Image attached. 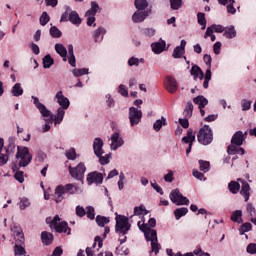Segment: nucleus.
I'll return each mask as SVG.
<instances>
[{
	"label": "nucleus",
	"mask_w": 256,
	"mask_h": 256,
	"mask_svg": "<svg viewBox=\"0 0 256 256\" xmlns=\"http://www.w3.org/2000/svg\"><path fill=\"white\" fill-rule=\"evenodd\" d=\"M149 241L151 242L152 253L158 255L159 251H161V244H159V240L157 239V231H152V236L149 238Z\"/></svg>",
	"instance_id": "15"
},
{
	"label": "nucleus",
	"mask_w": 256,
	"mask_h": 256,
	"mask_svg": "<svg viewBox=\"0 0 256 256\" xmlns=\"http://www.w3.org/2000/svg\"><path fill=\"white\" fill-rule=\"evenodd\" d=\"M199 73H201V67L193 65L191 67L190 74L193 75L194 81H197V79H199Z\"/></svg>",
	"instance_id": "48"
},
{
	"label": "nucleus",
	"mask_w": 256,
	"mask_h": 256,
	"mask_svg": "<svg viewBox=\"0 0 256 256\" xmlns=\"http://www.w3.org/2000/svg\"><path fill=\"white\" fill-rule=\"evenodd\" d=\"M55 51L60 55V57H67V48L63 44H56Z\"/></svg>",
	"instance_id": "42"
},
{
	"label": "nucleus",
	"mask_w": 256,
	"mask_h": 256,
	"mask_svg": "<svg viewBox=\"0 0 256 256\" xmlns=\"http://www.w3.org/2000/svg\"><path fill=\"white\" fill-rule=\"evenodd\" d=\"M246 211L251 219H254L253 217H256V209L253 207V204L248 203L246 206Z\"/></svg>",
	"instance_id": "53"
},
{
	"label": "nucleus",
	"mask_w": 256,
	"mask_h": 256,
	"mask_svg": "<svg viewBox=\"0 0 256 256\" xmlns=\"http://www.w3.org/2000/svg\"><path fill=\"white\" fill-rule=\"evenodd\" d=\"M68 171L73 179L77 181H83V177H85V171H87V167L83 162H80L76 167L68 166Z\"/></svg>",
	"instance_id": "6"
},
{
	"label": "nucleus",
	"mask_w": 256,
	"mask_h": 256,
	"mask_svg": "<svg viewBox=\"0 0 256 256\" xmlns=\"http://www.w3.org/2000/svg\"><path fill=\"white\" fill-rule=\"evenodd\" d=\"M116 225L115 231L116 233H120L121 235H127V233L131 229V224H129V218L127 216L116 214Z\"/></svg>",
	"instance_id": "3"
},
{
	"label": "nucleus",
	"mask_w": 256,
	"mask_h": 256,
	"mask_svg": "<svg viewBox=\"0 0 256 256\" xmlns=\"http://www.w3.org/2000/svg\"><path fill=\"white\" fill-rule=\"evenodd\" d=\"M242 183V188H241V195L244 197L245 202L247 203V201H249V197H251V186L249 185V183L245 180L241 181Z\"/></svg>",
	"instance_id": "19"
},
{
	"label": "nucleus",
	"mask_w": 256,
	"mask_h": 256,
	"mask_svg": "<svg viewBox=\"0 0 256 256\" xmlns=\"http://www.w3.org/2000/svg\"><path fill=\"white\" fill-rule=\"evenodd\" d=\"M106 31L105 28L99 27L97 30H95L93 38L95 43H101L103 41V35H105Z\"/></svg>",
	"instance_id": "27"
},
{
	"label": "nucleus",
	"mask_w": 256,
	"mask_h": 256,
	"mask_svg": "<svg viewBox=\"0 0 256 256\" xmlns=\"http://www.w3.org/2000/svg\"><path fill=\"white\" fill-rule=\"evenodd\" d=\"M55 99L57 100V103L60 105V109H69L71 102L69 101V98L63 95V91H58L55 95Z\"/></svg>",
	"instance_id": "12"
},
{
	"label": "nucleus",
	"mask_w": 256,
	"mask_h": 256,
	"mask_svg": "<svg viewBox=\"0 0 256 256\" xmlns=\"http://www.w3.org/2000/svg\"><path fill=\"white\" fill-rule=\"evenodd\" d=\"M151 11L149 10H137L133 15H132V21L134 23H143L147 17H149V14Z\"/></svg>",
	"instance_id": "13"
},
{
	"label": "nucleus",
	"mask_w": 256,
	"mask_h": 256,
	"mask_svg": "<svg viewBox=\"0 0 256 256\" xmlns=\"http://www.w3.org/2000/svg\"><path fill=\"white\" fill-rule=\"evenodd\" d=\"M247 253L250 255H255L256 253V244L255 243H250L247 248H246Z\"/></svg>",
	"instance_id": "60"
},
{
	"label": "nucleus",
	"mask_w": 256,
	"mask_h": 256,
	"mask_svg": "<svg viewBox=\"0 0 256 256\" xmlns=\"http://www.w3.org/2000/svg\"><path fill=\"white\" fill-rule=\"evenodd\" d=\"M218 3L224 6L229 3L227 6V12L231 13V15H235L237 13V9H235V6H233L235 4V0H218Z\"/></svg>",
	"instance_id": "23"
},
{
	"label": "nucleus",
	"mask_w": 256,
	"mask_h": 256,
	"mask_svg": "<svg viewBox=\"0 0 256 256\" xmlns=\"http://www.w3.org/2000/svg\"><path fill=\"white\" fill-rule=\"evenodd\" d=\"M167 126V119L165 117H161V119L156 120L153 124V129L156 131V133H159L161 131L162 127Z\"/></svg>",
	"instance_id": "26"
},
{
	"label": "nucleus",
	"mask_w": 256,
	"mask_h": 256,
	"mask_svg": "<svg viewBox=\"0 0 256 256\" xmlns=\"http://www.w3.org/2000/svg\"><path fill=\"white\" fill-rule=\"evenodd\" d=\"M55 63V60L51 57L50 54H47L43 58V67L44 69H51V66Z\"/></svg>",
	"instance_id": "39"
},
{
	"label": "nucleus",
	"mask_w": 256,
	"mask_h": 256,
	"mask_svg": "<svg viewBox=\"0 0 256 256\" xmlns=\"http://www.w3.org/2000/svg\"><path fill=\"white\" fill-rule=\"evenodd\" d=\"M243 211L236 210L232 213L230 219L233 221V223H243Z\"/></svg>",
	"instance_id": "29"
},
{
	"label": "nucleus",
	"mask_w": 256,
	"mask_h": 256,
	"mask_svg": "<svg viewBox=\"0 0 256 256\" xmlns=\"http://www.w3.org/2000/svg\"><path fill=\"white\" fill-rule=\"evenodd\" d=\"M183 6V0H170V7L173 11L181 9Z\"/></svg>",
	"instance_id": "47"
},
{
	"label": "nucleus",
	"mask_w": 256,
	"mask_h": 256,
	"mask_svg": "<svg viewBox=\"0 0 256 256\" xmlns=\"http://www.w3.org/2000/svg\"><path fill=\"white\" fill-rule=\"evenodd\" d=\"M50 227H53L56 233H67V235H71V228H69V224H67V222H61L59 215H56L52 219Z\"/></svg>",
	"instance_id": "5"
},
{
	"label": "nucleus",
	"mask_w": 256,
	"mask_h": 256,
	"mask_svg": "<svg viewBox=\"0 0 256 256\" xmlns=\"http://www.w3.org/2000/svg\"><path fill=\"white\" fill-rule=\"evenodd\" d=\"M200 171L203 173H209V169H211V163L205 160H199Z\"/></svg>",
	"instance_id": "43"
},
{
	"label": "nucleus",
	"mask_w": 256,
	"mask_h": 256,
	"mask_svg": "<svg viewBox=\"0 0 256 256\" xmlns=\"http://www.w3.org/2000/svg\"><path fill=\"white\" fill-rule=\"evenodd\" d=\"M41 239L44 245H51L53 243V234L44 231L41 233Z\"/></svg>",
	"instance_id": "28"
},
{
	"label": "nucleus",
	"mask_w": 256,
	"mask_h": 256,
	"mask_svg": "<svg viewBox=\"0 0 256 256\" xmlns=\"http://www.w3.org/2000/svg\"><path fill=\"white\" fill-rule=\"evenodd\" d=\"M134 5L137 11H146L145 9L149 7L147 0H135Z\"/></svg>",
	"instance_id": "35"
},
{
	"label": "nucleus",
	"mask_w": 256,
	"mask_h": 256,
	"mask_svg": "<svg viewBox=\"0 0 256 256\" xmlns=\"http://www.w3.org/2000/svg\"><path fill=\"white\" fill-rule=\"evenodd\" d=\"M93 150L96 157H101V155H103V140L101 138H95Z\"/></svg>",
	"instance_id": "20"
},
{
	"label": "nucleus",
	"mask_w": 256,
	"mask_h": 256,
	"mask_svg": "<svg viewBox=\"0 0 256 256\" xmlns=\"http://www.w3.org/2000/svg\"><path fill=\"white\" fill-rule=\"evenodd\" d=\"M32 99L34 100V105L39 110L42 117H49L50 115L49 109H47V107L39 101V98L32 96Z\"/></svg>",
	"instance_id": "16"
},
{
	"label": "nucleus",
	"mask_w": 256,
	"mask_h": 256,
	"mask_svg": "<svg viewBox=\"0 0 256 256\" xmlns=\"http://www.w3.org/2000/svg\"><path fill=\"white\" fill-rule=\"evenodd\" d=\"M193 103H195V105H198V109H205V107L209 105V100H207L205 96L199 95L193 98Z\"/></svg>",
	"instance_id": "22"
},
{
	"label": "nucleus",
	"mask_w": 256,
	"mask_h": 256,
	"mask_svg": "<svg viewBox=\"0 0 256 256\" xmlns=\"http://www.w3.org/2000/svg\"><path fill=\"white\" fill-rule=\"evenodd\" d=\"M164 87L168 93H176L179 86L177 85V80L171 76H167L164 82Z\"/></svg>",
	"instance_id": "11"
},
{
	"label": "nucleus",
	"mask_w": 256,
	"mask_h": 256,
	"mask_svg": "<svg viewBox=\"0 0 256 256\" xmlns=\"http://www.w3.org/2000/svg\"><path fill=\"white\" fill-rule=\"evenodd\" d=\"M14 179L18 181V183H23L25 181L24 172L23 171H17L14 174Z\"/></svg>",
	"instance_id": "57"
},
{
	"label": "nucleus",
	"mask_w": 256,
	"mask_h": 256,
	"mask_svg": "<svg viewBox=\"0 0 256 256\" xmlns=\"http://www.w3.org/2000/svg\"><path fill=\"white\" fill-rule=\"evenodd\" d=\"M86 17H87V25L88 27H91L95 23V14H87L86 12Z\"/></svg>",
	"instance_id": "61"
},
{
	"label": "nucleus",
	"mask_w": 256,
	"mask_h": 256,
	"mask_svg": "<svg viewBox=\"0 0 256 256\" xmlns=\"http://www.w3.org/2000/svg\"><path fill=\"white\" fill-rule=\"evenodd\" d=\"M189 213V208H185V207H182V208H177L175 211H174V216H175V219L177 221H179V219H181V217H185V215Z\"/></svg>",
	"instance_id": "33"
},
{
	"label": "nucleus",
	"mask_w": 256,
	"mask_h": 256,
	"mask_svg": "<svg viewBox=\"0 0 256 256\" xmlns=\"http://www.w3.org/2000/svg\"><path fill=\"white\" fill-rule=\"evenodd\" d=\"M138 227H139L140 231H142L144 233V237H145L146 241H149V238L153 237V231H156V230L149 228L148 224L141 225V221L138 222Z\"/></svg>",
	"instance_id": "21"
},
{
	"label": "nucleus",
	"mask_w": 256,
	"mask_h": 256,
	"mask_svg": "<svg viewBox=\"0 0 256 256\" xmlns=\"http://www.w3.org/2000/svg\"><path fill=\"white\" fill-rule=\"evenodd\" d=\"M86 215L88 219L93 221V219H95V208L93 206L86 207Z\"/></svg>",
	"instance_id": "54"
},
{
	"label": "nucleus",
	"mask_w": 256,
	"mask_h": 256,
	"mask_svg": "<svg viewBox=\"0 0 256 256\" xmlns=\"http://www.w3.org/2000/svg\"><path fill=\"white\" fill-rule=\"evenodd\" d=\"M25 237L21 236L20 238L16 239V244L14 246V255L15 256H24L27 255V251H25Z\"/></svg>",
	"instance_id": "9"
},
{
	"label": "nucleus",
	"mask_w": 256,
	"mask_h": 256,
	"mask_svg": "<svg viewBox=\"0 0 256 256\" xmlns=\"http://www.w3.org/2000/svg\"><path fill=\"white\" fill-rule=\"evenodd\" d=\"M16 159H20L19 167H27V165H29V163H31V161L33 160V155L29 153L28 147L18 146Z\"/></svg>",
	"instance_id": "4"
},
{
	"label": "nucleus",
	"mask_w": 256,
	"mask_h": 256,
	"mask_svg": "<svg viewBox=\"0 0 256 256\" xmlns=\"http://www.w3.org/2000/svg\"><path fill=\"white\" fill-rule=\"evenodd\" d=\"M197 19H198L199 25H201L202 31H205V29H207V19L205 18V13L199 12L197 14Z\"/></svg>",
	"instance_id": "36"
},
{
	"label": "nucleus",
	"mask_w": 256,
	"mask_h": 256,
	"mask_svg": "<svg viewBox=\"0 0 256 256\" xmlns=\"http://www.w3.org/2000/svg\"><path fill=\"white\" fill-rule=\"evenodd\" d=\"M76 215L77 217H85V215H87V210H85L83 206H77Z\"/></svg>",
	"instance_id": "58"
},
{
	"label": "nucleus",
	"mask_w": 256,
	"mask_h": 256,
	"mask_svg": "<svg viewBox=\"0 0 256 256\" xmlns=\"http://www.w3.org/2000/svg\"><path fill=\"white\" fill-rule=\"evenodd\" d=\"M128 65L129 67H139V58H135V57H131L129 60H128Z\"/></svg>",
	"instance_id": "62"
},
{
	"label": "nucleus",
	"mask_w": 256,
	"mask_h": 256,
	"mask_svg": "<svg viewBox=\"0 0 256 256\" xmlns=\"http://www.w3.org/2000/svg\"><path fill=\"white\" fill-rule=\"evenodd\" d=\"M71 9L68 7L66 11L62 14L60 23H67L69 21V16L71 15Z\"/></svg>",
	"instance_id": "55"
},
{
	"label": "nucleus",
	"mask_w": 256,
	"mask_h": 256,
	"mask_svg": "<svg viewBox=\"0 0 256 256\" xmlns=\"http://www.w3.org/2000/svg\"><path fill=\"white\" fill-rule=\"evenodd\" d=\"M109 221H110L109 218L105 216H101V215L96 216V223L98 227H105V225H107Z\"/></svg>",
	"instance_id": "41"
},
{
	"label": "nucleus",
	"mask_w": 256,
	"mask_h": 256,
	"mask_svg": "<svg viewBox=\"0 0 256 256\" xmlns=\"http://www.w3.org/2000/svg\"><path fill=\"white\" fill-rule=\"evenodd\" d=\"M251 229H253V225H251L249 222H246L240 226L239 233L240 235H245V233L251 231Z\"/></svg>",
	"instance_id": "45"
},
{
	"label": "nucleus",
	"mask_w": 256,
	"mask_h": 256,
	"mask_svg": "<svg viewBox=\"0 0 256 256\" xmlns=\"http://www.w3.org/2000/svg\"><path fill=\"white\" fill-rule=\"evenodd\" d=\"M76 192L77 186H75L74 184H66L65 186L58 185L55 188L54 199L56 203H61V201L65 199L63 195H65L66 193H69L70 195H75Z\"/></svg>",
	"instance_id": "1"
},
{
	"label": "nucleus",
	"mask_w": 256,
	"mask_h": 256,
	"mask_svg": "<svg viewBox=\"0 0 256 256\" xmlns=\"http://www.w3.org/2000/svg\"><path fill=\"white\" fill-rule=\"evenodd\" d=\"M65 155L70 161H75V159H77V152L75 151V148H70L67 150Z\"/></svg>",
	"instance_id": "50"
},
{
	"label": "nucleus",
	"mask_w": 256,
	"mask_h": 256,
	"mask_svg": "<svg viewBox=\"0 0 256 256\" xmlns=\"http://www.w3.org/2000/svg\"><path fill=\"white\" fill-rule=\"evenodd\" d=\"M87 182L88 185H93V183H95L96 185H101V183H103V174L101 172H90L87 175Z\"/></svg>",
	"instance_id": "10"
},
{
	"label": "nucleus",
	"mask_w": 256,
	"mask_h": 256,
	"mask_svg": "<svg viewBox=\"0 0 256 256\" xmlns=\"http://www.w3.org/2000/svg\"><path fill=\"white\" fill-rule=\"evenodd\" d=\"M141 31H142V34H144L145 37L155 36V29H153V28H144Z\"/></svg>",
	"instance_id": "56"
},
{
	"label": "nucleus",
	"mask_w": 256,
	"mask_h": 256,
	"mask_svg": "<svg viewBox=\"0 0 256 256\" xmlns=\"http://www.w3.org/2000/svg\"><path fill=\"white\" fill-rule=\"evenodd\" d=\"M69 21L72 25L79 26L82 23L81 17H79V13L77 11H71L69 15Z\"/></svg>",
	"instance_id": "25"
},
{
	"label": "nucleus",
	"mask_w": 256,
	"mask_h": 256,
	"mask_svg": "<svg viewBox=\"0 0 256 256\" xmlns=\"http://www.w3.org/2000/svg\"><path fill=\"white\" fill-rule=\"evenodd\" d=\"M198 142L201 145H211L213 143V130L209 125H204L197 134Z\"/></svg>",
	"instance_id": "2"
},
{
	"label": "nucleus",
	"mask_w": 256,
	"mask_h": 256,
	"mask_svg": "<svg viewBox=\"0 0 256 256\" xmlns=\"http://www.w3.org/2000/svg\"><path fill=\"white\" fill-rule=\"evenodd\" d=\"M45 117V126L43 128V133H47V131H51V125H53V114L50 112L49 116H43Z\"/></svg>",
	"instance_id": "37"
},
{
	"label": "nucleus",
	"mask_w": 256,
	"mask_h": 256,
	"mask_svg": "<svg viewBox=\"0 0 256 256\" xmlns=\"http://www.w3.org/2000/svg\"><path fill=\"white\" fill-rule=\"evenodd\" d=\"M184 117H186V119H191V117H193V102H187L184 110Z\"/></svg>",
	"instance_id": "40"
},
{
	"label": "nucleus",
	"mask_w": 256,
	"mask_h": 256,
	"mask_svg": "<svg viewBox=\"0 0 256 256\" xmlns=\"http://www.w3.org/2000/svg\"><path fill=\"white\" fill-rule=\"evenodd\" d=\"M143 117V112L141 110L130 107L129 108V121L131 127H135V125H139L141 123V119Z\"/></svg>",
	"instance_id": "8"
},
{
	"label": "nucleus",
	"mask_w": 256,
	"mask_h": 256,
	"mask_svg": "<svg viewBox=\"0 0 256 256\" xmlns=\"http://www.w3.org/2000/svg\"><path fill=\"white\" fill-rule=\"evenodd\" d=\"M165 47H167L165 40L151 44L152 51L155 53V55H160V53H163L165 51Z\"/></svg>",
	"instance_id": "18"
},
{
	"label": "nucleus",
	"mask_w": 256,
	"mask_h": 256,
	"mask_svg": "<svg viewBox=\"0 0 256 256\" xmlns=\"http://www.w3.org/2000/svg\"><path fill=\"white\" fill-rule=\"evenodd\" d=\"M185 53V50L179 46H177L176 48H174L172 57L174 59H181L183 57V54Z\"/></svg>",
	"instance_id": "46"
},
{
	"label": "nucleus",
	"mask_w": 256,
	"mask_h": 256,
	"mask_svg": "<svg viewBox=\"0 0 256 256\" xmlns=\"http://www.w3.org/2000/svg\"><path fill=\"white\" fill-rule=\"evenodd\" d=\"M49 21H51V17H49V14L47 12H43L40 16V25H42V27H45V25H47Z\"/></svg>",
	"instance_id": "51"
},
{
	"label": "nucleus",
	"mask_w": 256,
	"mask_h": 256,
	"mask_svg": "<svg viewBox=\"0 0 256 256\" xmlns=\"http://www.w3.org/2000/svg\"><path fill=\"white\" fill-rule=\"evenodd\" d=\"M170 201L174 203L175 205H189V200L187 197L183 196L181 194V191L179 189H174L171 191L170 195Z\"/></svg>",
	"instance_id": "7"
},
{
	"label": "nucleus",
	"mask_w": 256,
	"mask_h": 256,
	"mask_svg": "<svg viewBox=\"0 0 256 256\" xmlns=\"http://www.w3.org/2000/svg\"><path fill=\"white\" fill-rule=\"evenodd\" d=\"M227 151L229 155H245V149L235 145H229Z\"/></svg>",
	"instance_id": "24"
},
{
	"label": "nucleus",
	"mask_w": 256,
	"mask_h": 256,
	"mask_svg": "<svg viewBox=\"0 0 256 256\" xmlns=\"http://www.w3.org/2000/svg\"><path fill=\"white\" fill-rule=\"evenodd\" d=\"M194 141H195V134L193 132V129L190 128L187 131V135L182 138V142L193 144Z\"/></svg>",
	"instance_id": "30"
},
{
	"label": "nucleus",
	"mask_w": 256,
	"mask_h": 256,
	"mask_svg": "<svg viewBox=\"0 0 256 256\" xmlns=\"http://www.w3.org/2000/svg\"><path fill=\"white\" fill-rule=\"evenodd\" d=\"M12 231L16 234L17 238H15V239H21V237H24L23 230L20 227H14V228H12Z\"/></svg>",
	"instance_id": "63"
},
{
	"label": "nucleus",
	"mask_w": 256,
	"mask_h": 256,
	"mask_svg": "<svg viewBox=\"0 0 256 256\" xmlns=\"http://www.w3.org/2000/svg\"><path fill=\"white\" fill-rule=\"evenodd\" d=\"M74 77H82V75H88L89 69L87 68H80V69H74L72 71Z\"/></svg>",
	"instance_id": "49"
},
{
	"label": "nucleus",
	"mask_w": 256,
	"mask_h": 256,
	"mask_svg": "<svg viewBox=\"0 0 256 256\" xmlns=\"http://www.w3.org/2000/svg\"><path fill=\"white\" fill-rule=\"evenodd\" d=\"M97 11H99V4L93 1L91 2V9H89L86 13L87 15H97Z\"/></svg>",
	"instance_id": "52"
},
{
	"label": "nucleus",
	"mask_w": 256,
	"mask_h": 256,
	"mask_svg": "<svg viewBox=\"0 0 256 256\" xmlns=\"http://www.w3.org/2000/svg\"><path fill=\"white\" fill-rule=\"evenodd\" d=\"M50 35L51 37H53L54 39H59L61 38V36L63 35V33L61 32V30H59V28H57V26H52L50 28Z\"/></svg>",
	"instance_id": "44"
},
{
	"label": "nucleus",
	"mask_w": 256,
	"mask_h": 256,
	"mask_svg": "<svg viewBox=\"0 0 256 256\" xmlns=\"http://www.w3.org/2000/svg\"><path fill=\"white\" fill-rule=\"evenodd\" d=\"M11 93L14 97H21V95H23V88L21 87V83H16L12 87Z\"/></svg>",
	"instance_id": "38"
},
{
	"label": "nucleus",
	"mask_w": 256,
	"mask_h": 256,
	"mask_svg": "<svg viewBox=\"0 0 256 256\" xmlns=\"http://www.w3.org/2000/svg\"><path fill=\"white\" fill-rule=\"evenodd\" d=\"M228 188L230 193H233V195H237L239 193V189H241V184L237 181H231L228 184Z\"/></svg>",
	"instance_id": "32"
},
{
	"label": "nucleus",
	"mask_w": 256,
	"mask_h": 256,
	"mask_svg": "<svg viewBox=\"0 0 256 256\" xmlns=\"http://www.w3.org/2000/svg\"><path fill=\"white\" fill-rule=\"evenodd\" d=\"M249 109H251V101L242 100V111H249Z\"/></svg>",
	"instance_id": "64"
},
{
	"label": "nucleus",
	"mask_w": 256,
	"mask_h": 256,
	"mask_svg": "<svg viewBox=\"0 0 256 256\" xmlns=\"http://www.w3.org/2000/svg\"><path fill=\"white\" fill-rule=\"evenodd\" d=\"M224 37L226 39H233L237 37V31H235V26H231L230 28L224 29Z\"/></svg>",
	"instance_id": "34"
},
{
	"label": "nucleus",
	"mask_w": 256,
	"mask_h": 256,
	"mask_svg": "<svg viewBox=\"0 0 256 256\" xmlns=\"http://www.w3.org/2000/svg\"><path fill=\"white\" fill-rule=\"evenodd\" d=\"M245 141V136L243 135L242 131H237L231 139V144L230 145H234L236 147H241V145H243V142Z\"/></svg>",
	"instance_id": "17"
},
{
	"label": "nucleus",
	"mask_w": 256,
	"mask_h": 256,
	"mask_svg": "<svg viewBox=\"0 0 256 256\" xmlns=\"http://www.w3.org/2000/svg\"><path fill=\"white\" fill-rule=\"evenodd\" d=\"M193 177L198 179L199 181H206L205 174L199 172L198 170H193Z\"/></svg>",
	"instance_id": "59"
},
{
	"label": "nucleus",
	"mask_w": 256,
	"mask_h": 256,
	"mask_svg": "<svg viewBox=\"0 0 256 256\" xmlns=\"http://www.w3.org/2000/svg\"><path fill=\"white\" fill-rule=\"evenodd\" d=\"M65 117V109L58 108L56 116L53 118L55 125H59Z\"/></svg>",
	"instance_id": "31"
},
{
	"label": "nucleus",
	"mask_w": 256,
	"mask_h": 256,
	"mask_svg": "<svg viewBox=\"0 0 256 256\" xmlns=\"http://www.w3.org/2000/svg\"><path fill=\"white\" fill-rule=\"evenodd\" d=\"M111 149L112 151H117V149H119V147H123V143H125L123 141V138H121V135L119 134V132H115L114 134H112L111 136Z\"/></svg>",
	"instance_id": "14"
}]
</instances>
